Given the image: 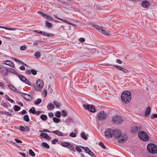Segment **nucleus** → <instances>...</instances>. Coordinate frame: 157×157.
Segmentation results:
<instances>
[{
  "mask_svg": "<svg viewBox=\"0 0 157 157\" xmlns=\"http://www.w3.org/2000/svg\"><path fill=\"white\" fill-rule=\"evenodd\" d=\"M131 98V92L129 91H124L121 94V99L122 102L125 103L129 102Z\"/></svg>",
  "mask_w": 157,
  "mask_h": 157,
  "instance_id": "nucleus-1",
  "label": "nucleus"
},
{
  "mask_svg": "<svg viewBox=\"0 0 157 157\" xmlns=\"http://www.w3.org/2000/svg\"><path fill=\"white\" fill-rule=\"evenodd\" d=\"M148 151L151 154H156L157 153V146L154 144L150 143L147 146Z\"/></svg>",
  "mask_w": 157,
  "mask_h": 157,
  "instance_id": "nucleus-2",
  "label": "nucleus"
},
{
  "mask_svg": "<svg viewBox=\"0 0 157 157\" xmlns=\"http://www.w3.org/2000/svg\"><path fill=\"white\" fill-rule=\"evenodd\" d=\"M138 136L140 138L143 140L147 141L149 139V136L144 131H141L139 132L138 134Z\"/></svg>",
  "mask_w": 157,
  "mask_h": 157,
  "instance_id": "nucleus-3",
  "label": "nucleus"
},
{
  "mask_svg": "<svg viewBox=\"0 0 157 157\" xmlns=\"http://www.w3.org/2000/svg\"><path fill=\"white\" fill-rule=\"evenodd\" d=\"M107 114L104 111H102L98 113L97 115V118L100 121H103L106 118Z\"/></svg>",
  "mask_w": 157,
  "mask_h": 157,
  "instance_id": "nucleus-4",
  "label": "nucleus"
},
{
  "mask_svg": "<svg viewBox=\"0 0 157 157\" xmlns=\"http://www.w3.org/2000/svg\"><path fill=\"white\" fill-rule=\"evenodd\" d=\"M83 107L86 110H88L91 112H94L96 110L94 105L89 104L83 105Z\"/></svg>",
  "mask_w": 157,
  "mask_h": 157,
  "instance_id": "nucleus-5",
  "label": "nucleus"
},
{
  "mask_svg": "<svg viewBox=\"0 0 157 157\" xmlns=\"http://www.w3.org/2000/svg\"><path fill=\"white\" fill-rule=\"evenodd\" d=\"M112 121L114 123L118 124L121 123L122 121V119L121 116L116 115L113 117Z\"/></svg>",
  "mask_w": 157,
  "mask_h": 157,
  "instance_id": "nucleus-6",
  "label": "nucleus"
},
{
  "mask_svg": "<svg viewBox=\"0 0 157 157\" xmlns=\"http://www.w3.org/2000/svg\"><path fill=\"white\" fill-rule=\"evenodd\" d=\"M113 130H111L110 128H107L105 132V135L106 138L113 137Z\"/></svg>",
  "mask_w": 157,
  "mask_h": 157,
  "instance_id": "nucleus-7",
  "label": "nucleus"
},
{
  "mask_svg": "<svg viewBox=\"0 0 157 157\" xmlns=\"http://www.w3.org/2000/svg\"><path fill=\"white\" fill-rule=\"evenodd\" d=\"M113 136L116 138H118L121 136L122 132L118 129L113 130Z\"/></svg>",
  "mask_w": 157,
  "mask_h": 157,
  "instance_id": "nucleus-8",
  "label": "nucleus"
},
{
  "mask_svg": "<svg viewBox=\"0 0 157 157\" xmlns=\"http://www.w3.org/2000/svg\"><path fill=\"white\" fill-rule=\"evenodd\" d=\"M120 137V138L118 140L119 143H123L127 140L128 136L126 135H122Z\"/></svg>",
  "mask_w": 157,
  "mask_h": 157,
  "instance_id": "nucleus-9",
  "label": "nucleus"
},
{
  "mask_svg": "<svg viewBox=\"0 0 157 157\" xmlns=\"http://www.w3.org/2000/svg\"><path fill=\"white\" fill-rule=\"evenodd\" d=\"M0 71L2 75L5 76L7 75L8 74V70L4 67L0 70Z\"/></svg>",
  "mask_w": 157,
  "mask_h": 157,
  "instance_id": "nucleus-10",
  "label": "nucleus"
},
{
  "mask_svg": "<svg viewBox=\"0 0 157 157\" xmlns=\"http://www.w3.org/2000/svg\"><path fill=\"white\" fill-rule=\"evenodd\" d=\"M140 130V126H135L132 128V132L133 133H136L138 132Z\"/></svg>",
  "mask_w": 157,
  "mask_h": 157,
  "instance_id": "nucleus-11",
  "label": "nucleus"
},
{
  "mask_svg": "<svg viewBox=\"0 0 157 157\" xmlns=\"http://www.w3.org/2000/svg\"><path fill=\"white\" fill-rule=\"evenodd\" d=\"M142 7L145 8L148 7L150 5V3L147 0L143 1L142 2Z\"/></svg>",
  "mask_w": 157,
  "mask_h": 157,
  "instance_id": "nucleus-12",
  "label": "nucleus"
},
{
  "mask_svg": "<svg viewBox=\"0 0 157 157\" xmlns=\"http://www.w3.org/2000/svg\"><path fill=\"white\" fill-rule=\"evenodd\" d=\"M36 85L37 86L40 88H42L43 86V82L40 79H38L36 82Z\"/></svg>",
  "mask_w": 157,
  "mask_h": 157,
  "instance_id": "nucleus-13",
  "label": "nucleus"
},
{
  "mask_svg": "<svg viewBox=\"0 0 157 157\" xmlns=\"http://www.w3.org/2000/svg\"><path fill=\"white\" fill-rule=\"evenodd\" d=\"M4 63L5 64L10 66L12 67H14L13 63L11 61L9 60L4 61Z\"/></svg>",
  "mask_w": 157,
  "mask_h": 157,
  "instance_id": "nucleus-14",
  "label": "nucleus"
},
{
  "mask_svg": "<svg viewBox=\"0 0 157 157\" xmlns=\"http://www.w3.org/2000/svg\"><path fill=\"white\" fill-rule=\"evenodd\" d=\"M24 98L29 101H31L32 99V97L29 95L26 94H24Z\"/></svg>",
  "mask_w": 157,
  "mask_h": 157,
  "instance_id": "nucleus-15",
  "label": "nucleus"
},
{
  "mask_svg": "<svg viewBox=\"0 0 157 157\" xmlns=\"http://www.w3.org/2000/svg\"><path fill=\"white\" fill-rule=\"evenodd\" d=\"M151 109L149 106H148L146 108L145 113V116H147L149 115L150 113Z\"/></svg>",
  "mask_w": 157,
  "mask_h": 157,
  "instance_id": "nucleus-16",
  "label": "nucleus"
},
{
  "mask_svg": "<svg viewBox=\"0 0 157 157\" xmlns=\"http://www.w3.org/2000/svg\"><path fill=\"white\" fill-rule=\"evenodd\" d=\"M9 87L12 90L16 92H19L18 90L15 87L12 85H8Z\"/></svg>",
  "mask_w": 157,
  "mask_h": 157,
  "instance_id": "nucleus-17",
  "label": "nucleus"
},
{
  "mask_svg": "<svg viewBox=\"0 0 157 157\" xmlns=\"http://www.w3.org/2000/svg\"><path fill=\"white\" fill-rule=\"evenodd\" d=\"M51 133H55V134H56L59 136H63V134H62V133L59 130L54 131L52 132Z\"/></svg>",
  "mask_w": 157,
  "mask_h": 157,
  "instance_id": "nucleus-18",
  "label": "nucleus"
},
{
  "mask_svg": "<svg viewBox=\"0 0 157 157\" xmlns=\"http://www.w3.org/2000/svg\"><path fill=\"white\" fill-rule=\"evenodd\" d=\"M39 14L42 15V16L44 17L47 19H48V17H47V16H49V15H47L45 13H42L41 11H38L37 12Z\"/></svg>",
  "mask_w": 157,
  "mask_h": 157,
  "instance_id": "nucleus-19",
  "label": "nucleus"
},
{
  "mask_svg": "<svg viewBox=\"0 0 157 157\" xmlns=\"http://www.w3.org/2000/svg\"><path fill=\"white\" fill-rule=\"evenodd\" d=\"M61 145L63 147H67L70 145V144L68 142H63L61 143Z\"/></svg>",
  "mask_w": 157,
  "mask_h": 157,
  "instance_id": "nucleus-20",
  "label": "nucleus"
},
{
  "mask_svg": "<svg viewBox=\"0 0 157 157\" xmlns=\"http://www.w3.org/2000/svg\"><path fill=\"white\" fill-rule=\"evenodd\" d=\"M99 32L102 33L105 36H109V34L105 30L103 29L102 28H101V30L99 31Z\"/></svg>",
  "mask_w": 157,
  "mask_h": 157,
  "instance_id": "nucleus-21",
  "label": "nucleus"
},
{
  "mask_svg": "<svg viewBox=\"0 0 157 157\" xmlns=\"http://www.w3.org/2000/svg\"><path fill=\"white\" fill-rule=\"evenodd\" d=\"M45 24H46V26L47 28H50L52 27V24L48 21H46L45 22Z\"/></svg>",
  "mask_w": 157,
  "mask_h": 157,
  "instance_id": "nucleus-22",
  "label": "nucleus"
},
{
  "mask_svg": "<svg viewBox=\"0 0 157 157\" xmlns=\"http://www.w3.org/2000/svg\"><path fill=\"white\" fill-rule=\"evenodd\" d=\"M54 107V106L53 104L50 103L47 106V108L48 109L51 110Z\"/></svg>",
  "mask_w": 157,
  "mask_h": 157,
  "instance_id": "nucleus-23",
  "label": "nucleus"
},
{
  "mask_svg": "<svg viewBox=\"0 0 157 157\" xmlns=\"http://www.w3.org/2000/svg\"><path fill=\"white\" fill-rule=\"evenodd\" d=\"M81 136L82 138L85 140H87L88 138L85 135V133L84 132H82L81 133Z\"/></svg>",
  "mask_w": 157,
  "mask_h": 157,
  "instance_id": "nucleus-24",
  "label": "nucleus"
},
{
  "mask_svg": "<svg viewBox=\"0 0 157 157\" xmlns=\"http://www.w3.org/2000/svg\"><path fill=\"white\" fill-rule=\"evenodd\" d=\"M17 76H18L20 80L23 82H24V80H25V77L23 75H20L19 73L18 75H17Z\"/></svg>",
  "mask_w": 157,
  "mask_h": 157,
  "instance_id": "nucleus-25",
  "label": "nucleus"
},
{
  "mask_svg": "<svg viewBox=\"0 0 157 157\" xmlns=\"http://www.w3.org/2000/svg\"><path fill=\"white\" fill-rule=\"evenodd\" d=\"M55 16V17L56 18H57V19H59L60 20H61V21H63V22H65V23H67V24H68L69 25H72V23H70V22H68V21H67V20H63V19H62V18H58V17H56V16Z\"/></svg>",
  "mask_w": 157,
  "mask_h": 157,
  "instance_id": "nucleus-26",
  "label": "nucleus"
},
{
  "mask_svg": "<svg viewBox=\"0 0 157 157\" xmlns=\"http://www.w3.org/2000/svg\"><path fill=\"white\" fill-rule=\"evenodd\" d=\"M8 71L11 72L12 73L16 75H18V73L15 70L12 68H10V70H8Z\"/></svg>",
  "mask_w": 157,
  "mask_h": 157,
  "instance_id": "nucleus-27",
  "label": "nucleus"
},
{
  "mask_svg": "<svg viewBox=\"0 0 157 157\" xmlns=\"http://www.w3.org/2000/svg\"><path fill=\"white\" fill-rule=\"evenodd\" d=\"M40 118L42 120L45 121L47 120V116L45 115L42 114L40 116Z\"/></svg>",
  "mask_w": 157,
  "mask_h": 157,
  "instance_id": "nucleus-28",
  "label": "nucleus"
},
{
  "mask_svg": "<svg viewBox=\"0 0 157 157\" xmlns=\"http://www.w3.org/2000/svg\"><path fill=\"white\" fill-rule=\"evenodd\" d=\"M13 59L14 60L15 62H17V63H21L22 64H24L25 65H26V64L24 63L23 62H22L20 60L17 59L15 58H13Z\"/></svg>",
  "mask_w": 157,
  "mask_h": 157,
  "instance_id": "nucleus-29",
  "label": "nucleus"
},
{
  "mask_svg": "<svg viewBox=\"0 0 157 157\" xmlns=\"http://www.w3.org/2000/svg\"><path fill=\"white\" fill-rule=\"evenodd\" d=\"M42 101L41 100L40 98H38L34 102V103L36 105H38L40 104Z\"/></svg>",
  "mask_w": 157,
  "mask_h": 157,
  "instance_id": "nucleus-30",
  "label": "nucleus"
},
{
  "mask_svg": "<svg viewBox=\"0 0 157 157\" xmlns=\"http://www.w3.org/2000/svg\"><path fill=\"white\" fill-rule=\"evenodd\" d=\"M42 145L47 149H48L50 147L49 145L45 142H43L42 144Z\"/></svg>",
  "mask_w": 157,
  "mask_h": 157,
  "instance_id": "nucleus-31",
  "label": "nucleus"
},
{
  "mask_svg": "<svg viewBox=\"0 0 157 157\" xmlns=\"http://www.w3.org/2000/svg\"><path fill=\"white\" fill-rule=\"evenodd\" d=\"M82 149L84 150L86 152L88 153V152L90 151L89 149L87 147H84L82 146H80Z\"/></svg>",
  "mask_w": 157,
  "mask_h": 157,
  "instance_id": "nucleus-32",
  "label": "nucleus"
},
{
  "mask_svg": "<svg viewBox=\"0 0 157 157\" xmlns=\"http://www.w3.org/2000/svg\"><path fill=\"white\" fill-rule=\"evenodd\" d=\"M23 119L27 122H29V116L28 115H25L23 117Z\"/></svg>",
  "mask_w": 157,
  "mask_h": 157,
  "instance_id": "nucleus-33",
  "label": "nucleus"
},
{
  "mask_svg": "<svg viewBox=\"0 0 157 157\" xmlns=\"http://www.w3.org/2000/svg\"><path fill=\"white\" fill-rule=\"evenodd\" d=\"M53 121L55 123H58L60 121V120L59 118L56 117H54L53 118Z\"/></svg>",
  "mask_w": 157,
  "mask_h": 157,
  "instance_id": "nucleus-34",
  "label": "nucleus"
},
{
  "mask_svg": "<svg viewBox=\"0 0 157 157\" xmlns=\"http://www.w3.org/2000/svg\"><path fill=\"white\" fill-rule=\"evenodd\" d=\"M29 155L32 156V157H34L35 156V153L31 149H30L29 151Z\"/></svg>",
  "mask_w": 157,
  "mask_h": 157,
  "instance_id": "nucleus-35",
  "label": "nucleus"
},
{
  "mask_svg": "<svg viewBox=\"0 0 157 157\" xmlns=\"http://www.w3.org/2000/svg\"><path fill=\"white\" fill-rule=\"evenodd\" d=\"M55 116L57 117H61V112L59 111H57L55 113Z\"/></svg>",
  "mask_w": 157,
  "mask_h": 157,
  "instance_id": "nucleus-36",
  "label": "nucleus"
},
{
  "mask_svg": "<svg viewBox=\"0 0 157 157\" xmlns=\"http://www.w3.org/2000/svg\"><path fill=\"white\" fill-rule=\"evenodd\" d=\"M21 109L20 107L17 105H15L13 107V109L16 111H17Z\"/></svg>",
  "mask_w": 157,
  "mask_h": 157,
  "instance_id": "nucleus-37",
  "label": "nucleus"
},
{
  "mask_svg": "<svg viewBox=\"0 0 157 157\" xmlns=\"http://www.w3.org/2000/svg\"><path fill=\"white\" fill-rule=\"evenodd\" d=\"M29 112L30 113H32L33 114H34L35 113L36 111L34 107H32L29 110Z\"/></svg>",
  "mask_w": 157,
  "mask_h": 157,
  "instance_id": "nucleus-38",
  "label": "nucleus"
},
{
  "mask_svg": "<svg viewBox=\"0 0 157 157\" xmlns=\"http://www.w3.org/2000/svg\"><path fill=\"white\" fill-rule=\"evenodd\" d=\"M53 103L57 108H59L61 105L59 103L56 101H54Z\"/></svg>",
  "mask_w": 157,
  "mask_h": 157,
  "instance_id": "nucleus-39",
  "label": "nucleus"
},
{
  "mask_svg": "<svg viewBox=\"0 0 157 157\" xmlns=\"http://www.w3.org/2000/svg\"><path fill=\"white\" fill-rule=\"evenodd\" d=\"M68 148H69L70 150L71 151H73L74 152L75 151V149L74 146H73L70 144V145L68 147Z\"/></svg>",
  "mask_w": 157,
  "mask_h": 157,
  "instance_id": "nucleus-40",
  "label": "nucleus"
},
{
  "mask_svg": "<svg viewBox=\"0 0 157 157\" xmlns=\"http://www.w3.org/2000/svg\"><path fill=\"white\" fill-rule=\"evenodd\" d=\"M93 26L94 27V28L98 29L99 31L101 30V28H102V27L98 25H93Z\"/></svg>",
  "mask_w": 157,
  "mask_h": 157,
  "instance_id": "nucleus-41",
  "label": "nucleus"
},
{
  "mask_svg": "<svg viewBox=\"0 0 157 157\" xmlns=\"http://www.w3.org/2000/svg\"><path fill=\"white\" fill-rule=\"evenodd\" d=\"M99 145L101 146L103 148L105 149L106 148V146L104 145V144L101 142H100L99 143Z\"/></svg>",
  "mask_w": 157,
  "mask_h": 157,
  "instance_id": "nucleus-42",
  "label": "nucleus"
},
{
  "mask_svg": "<svg viewBox=\"0 0 157 157\" xmlns=\"http://www.w3.org/2000/svg\"><path fill=\"white\" fill-rule=\"evenodd\" d=\"M62 115L63 117H66L67 115V113L65 110L61 111Z\"/></svg>",
  "mask_w": 157,
  "mask_h": 157,
  "instance_id": "nucleus-43",
  "label": "nucleus"
},
{
  "mask_svg": "<svg viewBox=\"0 0 157 157\" xmlns=\"http://www.w3.org/2000/svg\"><path fill=\"white\" fill-rule=\"evenodd\" d=\"M35 56L37 58H39L40 56V54L39 52H36L35 54Z\"/></svg>",
  "mask_w": 157,
  "mask_h": 157,
  "instance_id": "nucleus-44",
  "label": "nucleus"
},
{
  "mask_svg": "<svg viewBox=\"0 0 157 157\" xmlns=\"http://www.w3.org/2000/svg\"><path fill=\"white\" fill-rule=\"evenodd\" d=\"M48 134L45 133H40V136L45 138L47 136H48Z\"/></svg>",
  "mask_w": 157,
  "mask_h": 157,
  "instance_id": "nucleus-45",
  "label": "nucleus"
},
{
  "mask_svg": "<svg viewBox=\"0 0 157 157\" xmlns=\"http://www.w3.org/2000/svg\"><path fill=\"white\" fill-rule=\"evenodd\" d=\"M31 73L33 75H35L37 74L36 71L33 69H31Z\"/></svg>",
  "mask_w": 157,
  "mask_h": 157,
  "instance_id": "nucleus-46",
  "label": "nucleus"
},
{
  "mask_svg": "<svg viewBox=\"0 0 157 157\" xmlns=\"http://www.w3.org/2000/svg\"><path fill=\"white\" fill-rule=\"evenodd\" d=\"M69 136L72 137H75L76 136V134L75 132L71 133Z\"/></svg>",
  "mask_w": 157,
  "mask_h": 157,
  "instance_id": "nucleus-47",
  "label": "nucleus"
},
{
  "mask_svg": "<svg viewBox=\"0 0 157 157\" xmlns=\"http://www.w3.org/2000/svg\"><path fill=\"white\" fill-rule=\"evenodd\" d=\"M122 71L124 72V73H129L130 71L125 69L124 68H122Z\"/></svg>",
  "mask_w": 157,
  "mask_h": 157,
  "instance_id": "nucleus-48",
  "label": "nucleus"
},
{
  "mask_svg": "<svg viewBox=\"0 0 157 157\" xmlns=\"http://www.w3.org/2000/svg\"><path fill=\"white\" fill-rule=\"evenodd\" d=\"M58 140L57 139H55L52 140V143L53 144H55L56 142L58 141Z\"/></svg>",
  "mask_w": 157,
  "mask_h": 157,
  "instance_id": "nucleus-49",
  "label": "nucleus"
},
{
  "mask_svg": "<svg viewBox=\"0 0 157 157\" xmlns=\"http://www.w3.org/2000/svg\"><path fill=\"white\" fill-rule=\"evenodd\" d=\"M113 66L114 67H115L117 68L118 70H121V71H122V69L123 68V67H122L121 66L116 65H113Z\"/></svg>",
  "mask_w": 157,
  "mask_h": 157,
  "instance_id": "nucleus-50",
  "label": "nucleus"
},
{
  "mask_svg": "<svg viewBox=\"0 0 157 157\" xmlns=\"http://www.w3.org/2000/svg\"><path fill=\"white\" fill-rule=\"evenodd\" d=\"M75 149L79 152H81L82 151V149L78 146L76 147Z\"/></svg>",
  "mask_w": 157,
  "mask_h": 157,
  "instance_id": "nucleus-51",
  "label": "nucleus"
},
{
  "mask_svg": "<svg viewBox=\"0 0 157 157\" xmlns=\"http://www.w3.org/2000/svg\"><path fill=\"white\" fill-rule=\"evenodd\" d=\"M20 49L21 50H25L27 48V46L25 45L21 46L20 47Z\"/></svg>",
  "mask_w": 157,
  "mask_h": 157,
  "instance_id": "nucleus-52",
  "label": "nucleus"
},
{
  "mask_svg": "<svg viewBox=\"0 0 157 157\" xmlns=\"http://www.w3.org/2000/svg\"><path fill=\"white\" fill-rule=\"evenodd\" d=\"M39 33L41 35L44 36H46V34H47V33H46L44 32H42L41 31H40Z\"/></svg>",
  "mask_w": 157,
  "mask_h": 157,
  "instance_id": "nucleus-53",
  "label": "nucleus"
},
{
  "mask_svg": "<svg viewBox=\"0 0 157 157\" xmlns=\"http://www.w3.org/2000/svg\"><path fill=\"white\" fill-rule=\"evenodd\" d=\"M24 82L29 85H31V83L29 82L25 78V80H24Z\"/></svg>",
  "mask_w": 157,
  "mask_h": 157,
  "instance_id": "nucleus-54",
  "label": "nucleus"
},
{
  "mask_svg": "<svg viewBox=\"0 0 157 157\" xmlns=\"http://www.w3.org/2000/svg\"><path fill=\"white\" fill-rule=\"evenodd\" d=\"M151 117L153 119L155 118H157V114H153L151 115Z\"/></svg>",
  "mask_w": 157,
  "mask_h": 157,
  "instance_id": "nucleus-55",
  "label": "nucleus"
},
{
  "mask_svg": "<svg viewBox=\"0 0 157 157\" xmlns=\"http://www.w3.org/2000/svg\"><path fill=\"white\" fill-rule=\"evenodd\" d=\"M47 91L46 90H44L43 91V94L44 95V97H45L47 94Z\"/></svg>",
  "mask_w": 157,
  "mask_h": 157,
  "instance_id": "nucleus-56",
  "label": "nucleus"
},
{
  "mask_svg": "<svg viewBox=\"0 0 157 157\" xmlns=\"http://www.w3.org/2000/svg\"><path fill=\"white\" fill-rule=\"evenodd\" d=\"M19 129L21 131H24L25 130V128L22 126H20Z\"/></svg>",
  "mask_w": 157,
  "mask_h": 157,
  "instance_id": "nucleus-57",
  "label": "nucleus"
},
{
  "mask_svg": "<svg viewBox=\"0 0 157 157\" xmlns=\"http://www.w3.org/2000/svg\"><path fill=\"white\" fill-rule=\"evenodd\" d=\"M25 72L27 75H30L31 73V70H26Z\"/></svg>",
  "mask_w": 157,
  "mask_h": 157,
  "instance_id": "nucleus-58",
  "label": "nucleus"
},
{
  "mask_svg": "<svg viewBox=\"0 0 157 157\" xmlns=\"http://www.w3.org/2000/svg\"><path fill=\"white\" fill-rule=\"evenodd\" d=\"M79 41L81 42H83L85 41V39L83 38H81L79 39Z\"/></svg>",
  "mask_w": 157,
  "mask_h": 157,
  "instance_id": "nucleus-59",
  "label": "nucleus"
},
{
  "mask_svg": "<svg viewBox=\"0 0 157 157\" xmlns=\"http://www.w3.org/2000/svg\"><path fill=\"white\" fill-rule=\"evenodd\" d=\"M2 105L4 107H6L7 108H8V105L6 102H3L2 104Z\"/></svg>",
  "mask_w": 157,
  "mask_h": 157,
  "instance_id": "nucleus-60",
  "label": "nucleus"
},
{
  "mask_svg": "<svg viewBox=\"0 0 157 157\" xmlns=\"http://www.w3.org/2000/svg\"><path fill=\"white\" fill-rule=\"evenodd\" d=\"M116 61L117 63L120 64H121L122 63V61L119 59H117Z\"/></svg>",
  "mask_w": 157,
  "mask_h": 157,
  "instance_id": "nucleus-61",
  "label": "nucleus"
},
{
  "mask_svg": "<svg viewBox=\"0 0 157 157\" xmlns=\"http://www.w3.org/2000/svg\"><path fill=\"white\" fill-rule=\"evenodd\" d=\"M4 114H5L6 115L9 116H11V113H9V112H5L4 113Z\"/></svg>",
  "mask_w": 157,
  "mask_h": 157,
  "instance_id": "nucleus-62",
  "label": "nucleus"
},
{
  "mask_svg": "<svg viewBox=\"0 0 157 157\" xmlns=\"http://www.w3.org/2000/svg\"><path fill=\"white\" fill-rule=\"evenodd\" d=\"M49 116L50 117H52L54 116L53 113L52 112H49L48 113Z\"/></svg>",
  "mask_w": 157,
  "mask_h": 157,
  "instance_id": "nucleus-63",
  "label": "nucleus"
},
{
  "mask_svg": "<svg viewBox=\"0 0 157 157\" xmlns=\"http://www.w3.org/2000/svg\"><path fill=\"white\" fill-rule=\"evenodd\" d=\"M27 113V112L25 110H23L21 112V113L22 115H24L26 114Z\"/></svg>",
  "mask_w": 157,
  "mask_h": 157,
  "instance_id": "nucleus-64",
  "label": "nucleus"
}]
</instances>
